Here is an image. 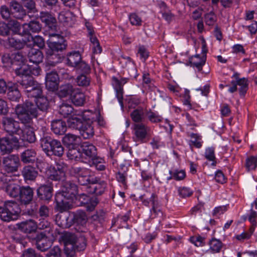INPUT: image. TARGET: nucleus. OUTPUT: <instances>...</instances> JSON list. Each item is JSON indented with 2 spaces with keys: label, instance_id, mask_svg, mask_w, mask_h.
<instances>
[{
  "label": "nucleus",
  "instance_id": "f257e3e1",
  "mask_svg": "<svg viewBox=\"0 0 257 257\" xmlns=\"http://www.w3.org/2000/svg\"><path fill=\"white\" fill-rule=\"evenodd\" d=\"M78 193V187L73 183L66 182L61 192L55 195L56 209L60 212L69 210L71 207V201Z\"/></svg>",
  "mask_w": 257,
  "mask_h": 257
},
{
  "label": "nucleus",
  "instance_id": "f03ea898",
  "mask_svg": "<svg viewBox=\"0 0 257 257\" xmlns=\"http://www.w3.org/2000/svg\"><path fill=\"white\" fill-rule=\"evenodd\" d=\"M15 111L22 123L26 127L31 128L32 119L38 116L39 111L35 103L26 101L23 105H18Z\"/></svg>",
  "mask_w": 257,
  "mask_h": 257
},
{
  "label": "nucleus",
  "instance_id": "7ed1b4c3",
  "mask_svg": "<svg viewBox=\"0 0 257 257\" xmlns=\"http://www.w3.org/2000/svg\"><path fill=\"white\" fill-rule=\"evenodd\" d=\"M92 120H83L81 115L73 116L67 120L69 127L78 130L81 136L85 139L93 135V128L91 125Z\"/></svg>",
  "mask_w": 257,
  "mask_h": 257
},
{
  "label": "nucleus",
  "instance_id": "20e7f679",
  "mask_svg": "<svg viewBox=\"0 0 257 257\" xmlns=\"http://www.w3.org/2000/svg\"><path fill=\"white\" fill-rule=\"evenodd\" d=\"M21 209L18 204L14 201H7L0 206V218L4 221L10 222L17 220Z\"/></svg>",
  "mask_w": 257,
  "mask_h": 257
},
{
  "label": "nucleus",
  "instance_id": "39448f33",
  "mask_svg": "<svg viewBox=\"0 0 257 257\" xmlns=\"http://www.w3.org/2000/svg\"><path fill=\"white\" fill-rule=\"evenodd\" d=\"M3 126L4 130L8 134L6 138L10 136L17 139L15 142H12V145H16L19 143L21 135L23 133L22 127L19 121L11 117H5L3 120Z\"/></svg>",
  "mask_w": 257,
  "mask_h": 257
},
{
  "label": "nucleus",
  "instance_id": "423d86ee",
  "mask_svg": "<svg viewBox=\"0 0 257 257\" xmlns=\"http://www.w3.org/2000/svg\"><path fill=\"white\" fill-rule=\"evenodd\" d=\"M87 220V216L85 211L78 210L75 212L69 213L68 216L65 217L59 224L63 228H69L73 224L83 225L85 224Z\"/></svg>",
  "mask_w": 257,
  "mask_h": 257
},
{
  "label": "nucleus",
  "instance_id": "0eeeda50",
  "mask_svg": "<svg viewBox=\"0 0 257 257\" xmlns=\"http://www.w3.org/2000/svg\"><path fill=\"white\" fill-rule=\"evenodd\" d=\"M64 240L66 247L74 251H81L86 248V240L83 236L76 238L73 234H69L65 236Z\"/></svg>",
  "mask_w": 257,
  "mask_h": 257
},
{
  "label": "nucleus",
  "instance_id": "6e6552de",
  "mask_svg": "<svg viewBox=\"0 0 257 257\" xmlns=\"http://www.w3.org/2000/svg\"><path fill=\"white\" fill-rule=\"evenodd\" d=\"M86 186L87 191L96 196L101 195L105 192L107 183L96 177L90 178Z\"/></svg>",
  "mask_w": 257,
  "mask_h": 257
},
{
  "label": "nucleus",
  "instance_id": "1a4fd4ad",
  "mask_svg": "<svg viewBox=\"0 0 257 257\" xmlns=\"http://www.w3.org/2000/svg\"><path fill=\"white\" fill-rule=\"evenodd\" d=\"M51 39L48 41V45L51 51L58 52L65 50L67 44L64 38L56 33H50Z\"/></svg>",
  "mask_w": 257,
  "mask_h": 257
},
{
  "label": "nucleus",
  "instance_id": "9d476101",
  "mask_svg": "<svg viewBox=\"0 0 257 257\" xmlns=\"http://www.w3.org/2000/svg\"><path fill=\"white\" fill-rule=\"evenodd\" d=\"M70 175L77 178L78 182L80 185L85 186L89 182L90 178L88 176V170L84 168L78 166H72L69 169Z\"/></svg>",
  "mask_w": 257,
  "mask_h": 257
},
{
  "label": "nucleus",
  "instance_id": "9b49d317",
  "mask_svg": "<svg viewBox=\"0 0 257 257\" xmlns=\"http://www.w3.org/2000/svg\"><path fill=\"white\" fill-rule=\"evenodd\" d=\"M3 164L4 170L8 173L17 172L20 165L19 158L18 156L14 155L4 157Z\"/></svg>",
  "mask_w": 257,
  "mask_h": 257
},
{
  "label": "nucleus",
  "instance_id": "f8f14e48",
  "mask_svg": "<svg viewBox=\"0 0 257 257\" xmlns=\"http://www.w3.org/2000/svg\"><path fill=\"white\" fill-rule=\"evenodd\" d=\"M129 79L127 78H120V79L113 76L112 78V85L116 92V97L122 108L123 104V86L126 83Z\"/></svg>",
  "mask_w": 257,
  "mask_h": 257
},
{
  "label": "nucleus",
  "instance_id": "ddd939ff",
  "mask_svg": "<svg viewBox=\"0 0 257 257\" xmlns=\"http://www.w3.org/2000/svg\"><path fill=\"white\" fill-rule=\"evenodd\" d=\"M53 192V184L51 182L41 185L37 189L38 198L41 200L49 202L51 200Z\"/></svg>",
  "mask_w": 257,
  "mask_h": 257
},
{
  "label": "nucleus",
  "instance_id": "4468645a",
  "mask_svg": "<svg viewBox=\"0 0 257 257\" xmlns=\"http://www.w3.org/2000/svg\"><path fill=\"white\" fill-rule=\"evenodd\" d=\"M37 248L42 251H45L52 246V242L46 236L44 232L37 234L35 237Z\"/></svg>",
  "mask_w": 257,
  "mask_h": 257
},
{
  "label": "nucleus",
  "instance_id": "2eb2a0df",
  "mask_svg": "<svg viewBox=\"0 0 257 257\" xmlns=\"http://www.w3.org/2000/svg\"><path fill=\"white\" fill-rule=\"evenodd\" d=\"M12 17L18 19L23 20L27 16L26 11L23 7L17 2L13 1L10 3Z\"/></svg>",
  "mask_w": 257,
  "mask_h": 257
},
{
  "label": "nucleus",
  "instance_id": "dca6fc26",
  "mask_svg": "<svg viewBox=\"0 0 257 257\" xmlns=\"http://www.w3.org/2000/svg\"><path fill=\"white\" fill-rule=\"evenodd\" d=\"M59 78L55 71H52L46 76V87L50 91H54L58 88Z\"/></svg>",
  "mask_w": 257,
  "mask_h": 257
},
{
  "label": "nucleus",
  "instance_id": "f3484780",
  "mask_svg": "<svg viewBox=\"0 0 257 257\" xmlns=\"http://www.w3.org/2000/svg\"><path fill=\"white\" fill-rule=\"evenodd\" d=\"M34 191L30 186L21 187L18 199L21 203L24 204H29L32 200Z\"/></svg>",
  "mask_w": 257,
  "mask_h": 257
},
{
  "label": "nucleus",
  "instance_id": "a211bd4d",
  "mask_svg": "<svg viewBox=\"0 0 257 257\" xmlns=\"http://www.w3.org/2000/svg\"><path fill=\"white\" fill-rule=\"evenodd\" d=\"M135 137L134 139L136 142L143 143V140L146 137L149 131V127L142 123H135L134 125Z\"/></svg>",
  "mask_w": 257,
  "mask_h": 257
},
{
  "label": "nucleus",
  "instance_id": "6ab92c4d",
  "mask_svg": "<svg viewBox=\"0 0 257 257\" xmlns=\"http://www.w3.org/2000/svg\"><path fill=\"white\" fill-rule=\"evenodd\" d=\"M8 43L9 46L16 50H21L24 48L27 43L30 42L29 38H18L11 37L8 39Z\"/></svg>",
  "mask_w": 257,
  "mask_h": 257
},
{
  "label": "nucleus",
  "instance_id": "aec40b11",
  "mask_svg": "<svg viewBox=\"0 0 257 257\" xmlns=\"http://www.w3.org/2000/svg\"><path fill=\"white\" fill-rule=\"evenodd\" d=\"M7 91V96L9 100L12 101H19L21 94L16 84L9 83Z\"/></svg>",
  "mask_w": 257,
  "mask_h": 257
},
{
  "label": "nucleus",
  "instance_id": "412c9836",
  "mask_svg": "<svg viewBox=\"0 0 257 257\" xmlns=\"http://www.w3.org/2000/svg\"><path fill=\"white\" fill-rule=\"evenodd\" d=\"M128 168L125 165L122 164L118 168V172L116 173V180L121 183L124 188L127 187V178Z\"/></svg>",
  "mask_w": 257,
  "mask_h": 257
},
{
  "label": "nucleus",
  "instance_id": "4be33fe9",
  "mask_svg": "<svg viewBox=\"0 0 257 257\" xmlns=\"http://www.w3.org/2000/svg\"><path fill=\"white\" fill-rule=\"evenodd\" d=\"M68 146V151L67 152V157L70 160L79 161L83 158V153L82 152V147L80 146Z\"/></svg>",
  "mask_w": 257,
  "mask_h": 257
},
{
  "label": "nucleus",
  "instance_id": "5701e85b",
  "mask_svg": "<svg viewBox=\"0 0 257 257\" xmlns=\"http://www.w3.org/2000/svg\"><path fill=\"white\" fill-rule=\"evenodd\" d=\"M41 147L48 156L54 155L60 157L64 153L63 146H41Z\"/></svg>",
  "mask_w": 257,
  "mask_h": 257
},
{
  "label": "nucleus",
  "instance_id": "b1692460",
  "mask_svg": "<svg viewBox=\"0 0 257 257\" xmlns=\"http://www.w3.org/2000/svg\"><path fill=\"white\" fill-rule=\"evenodd\" d=\"M67 64L68 66L75 68L82 60L81 55L79 51H74L67 54Z\"/></svg>",
  "mask_w": 257,
  "mask_h": 257
},
{
  "label": "nucleus",
  "instance_id": "393cba45",
  "mask_svg": "<svg viewBox=\"0 0 257 257\" xmlns=\"http://www.w3.org/2000/svg\"><path fill=\"white\" fill-rule=\"evenodd\" d=\"M19 226L22 231L26 233L35 232L37 229V223L32 219L22 222Z\"/></svg>",
  "mask_w": 257,
  "mask_h": 257
},
{
  "label": "nucleus",
  "instance_id": "a878e982",
  "mask_svg": "<svg viewBox=\"0 0 257 257\" xmlns=\"http://www.w3.org/2000/svg\"><path fill=\"white\" fill-rule=\"evenodd\" d=\"M75 89L70 83L62 84L59 87H58L57 95L61 98L66 97L69 95L71 96Z\"/></svg>",
  "mask_w": 257,
  "mask_h": 257
},
{
  "label": "nucleus",
  "instance_id": "bb28decb",
  "mask_svg": "<svg viewBox=\"0 0 257 257\" xmlns=\"http://www.w3.org/2000/svg\"><path fill=\"white\" fill-rule=\"evenodd\" d=\"M62 59L60 54L50 50L47 53L46 63L48 66H55L58 63H60Z\"/></svg>",
  "mask_w": 257,
  "mask_h": 257
},
{
  "label": "nucleus",
  "instance_id": "cd10ccee",
  "mask_svg": "<svg viewBox=\"0 0 257 257\" xmlns=\"http://www.w3.org/2000/svg\"><path fill=\"white\" fill-rule=\"evenodd\" d=\"M51 129L55 134L61 135L66 131L67 126L64 121L57 119L52 122Z\"/></svg>",
  "mask_w": 257,
  "mask_h": 257
},
{
  "label": "nucleus",
  "instance_id": "c85d7f7f",
  "mask_svg": "<svg viewBox=\"0 0 257 257\" xmlns=\"http://www.w3.org/2000/svg\"><path fill=\"white\" fill-rule=\"evenodd\" d=\"M29 61L34 64H38L42 62L43 55L39 49L32 48L28 54Z\"/></svg>",
  "mask_w": 257,
  "mask_h": 257
},
{
  "label": "nucleus",
  "instance_id": "c756f323",
  "mask_svg": "<svg viewBox=\"0 0 257 257\" xmlns=\"http://www.w3.org/2000/svg\"><path fill=\"white\" fill-rule=\"evenodd\" d=\"M71 99L72 102L76 106H82L85 101L84 94L78 88H76L72 93Z\"/></svg>",
  "mask_w": 257,
  "mask_h": 257
},
{
  "label": "nucleus",
  "instance_id": "7c9ffc66",
  "mask_svg": "<svg viewBox=\"0 0 257 257\" xmlns=\"http://www.w3.org/2000/svg\"><path fill=\"white\" fill-rule=\"evenodd\" d=\"M23 27L28 26L29 30H24L23 35H30V31L32 33H39L42 29V25L39 22L37 21H31L29 23H25L23 25Z\"/></svg>",
  "mask_w": 257,
  "mask_h": 257
},
{
  "label": "nucleus",
  "instance_id": "2f4dec72",
  "mask_svg": "<svg viewBox=\"0 0 257 257\" xmlns=\"http://www.w3.org/2000/svg\"><path fill=\"white\" fill-rule=\"evenodd\" d=\"M206 59V56L205 55L200 57L199 55L197 54L189 59V62L192 66L195 67L198 71H201L202 69L203 66L205 63Z\"/></svg>",
  "mask_w": 257,
  "mask_h": 257
},
{
  "label": "nucleus",
  "instance_id": "473e14b6",
  "mask_svg": "<svg viewBox=\"0 0 257 257\" xmlns=\"http://www.w3.org/2000/svg\"><path fill=\"white\" fill-rule=\"evenodd\" d=\"M48 178L54 181L63 180L65 175L63 174V171L61 172L57 170L54 167H50L47 173Z\"/></svg>",
  "mask_w": 257,
  "mask_h": 257
},
{
  "label": "nucleus",
  "instance_id": "72a5a7b5",
  "mask_svg": "<svg viewBox=\"0 0 257 257\" xmlns=\"http://www.w3.org/2000/svg\"><path fill=\"white\" fill-rule=\"evenodd\" d=\"M146 112L145 110L142 107H139L134 109L131 113V117L132 120L136 122H141L144 120Z\"/></svg>",
  "mask_w": 257,
  "mask_h": 257
},
{
  "label": "nucleus",
  "instance_id": "f704fd0d",
  "mask_svg": "<svg viewBox=\"0 0 257 257\" xmlns=\"http://www.w3.org/2000/svg\"><path fill=\"white\" fill-rule=\"evenodd\" d=\"M83 158L91 159L97 156V149L95 146H81Z\"/></svg>",
  "mask_w": 257,
  "mask_h": 257
},
{
  "label": "nucleus",
  "instance_id": "c9c22d12",
  "mask_svg": "<svg viewBox=\"0 0 257 257\" xmlns=\"http://www.w3.org/2000/svg\"><path fill=\"white\" fill-rule=\"evenodd\" d=\"M58 18L61 23L67 26H71L74 21L72 13L69 11L60 13Z\"/></svg>",
  "mask_w": 257,
  "mask_h": 257
},
{
  "label": "nucleus",
  "instance_id": "e433bc0d",
  "mask_svg": "<svg viewBox=\"0 0 257 257\" xmlns=\"http://www.w3.org/2000/svg\"><path fill=\"white\" fill-rule=\"evenodd\" d=\"M22 175L25 180H33L38 175V172L35 168L28 166L25 167L22 171Z\"/></svg>",
  "mask_w": 257,
  "mask_h": 257
},
{
  "label": "nucleus",
  "instance_id": "4c0bfd02",
  "mask_svg": "<svg viewBox=\"0 0 257 257\" xmlns=\"http://www.w3.org/2000/svg\"><path fill=\"white\" fill-rule=\"evenodd\" d=\"M36 155V153L34 150L28 149L22 153V161L24 163H33L35 160Z\"/></svg>",
  "mask_w": 257,
  "mask_h": 257
},
{
  "label": "nucleus",
  "instance_id": "58836bf2",
  "mask_svg": "<svg viewBox=\"0 0 257 257\" xmlns=\"http://www.w3.org/2000/svg\"><path fill=\"white\" fill-rule=\"evenodd\" d=\"M40 19L50 28L55 26L56 20L55 18L48 12H41L40 13Z\"/></svg>",
  "mask_w": 257,
  "mask_h": 257
},
{
  "label": "nucleus",
  "instance_id": "ea45409f",
  "mask_svg": "<svg viewBox=\"0 0 257 257\" xmlns=\"http://www.w3.org/2000/svg\"><path fill=\"white\" fill-rule=\"evenodd\" d=\"M21 187L16 184H10L6 188V192L11 197H18Z\"/></svg>",
  "mask_w": 257,
  "mask_h": 257
},
{
  "label": "nucleus",
  "instance_id": "a19ab883",
  "mask_svg": "<svg viewBox=\"0 0 257 257\" xmlns=\"http://www.w3.org/2000/svg\"><path fill=\"white\" fill-rule=\"evenodd\" d=\"M244 167L247 172L254 171L257 167V156H251L245 160Z\"/></svg>",
  "mask_w": 257,
  "mask_h": 257
},
{
  "label": "nucleus",
  "instance_id": "79ce46f5",
  "mask_svg": "<svg viewBox=\"0 0 257 257\" xmlns=\"http://www.w3.org/2000/svg\"><path fill=\"white\" fill-rule=\"evenodd\" d=\"M41 1L43 3L44 7L54 12L58 13L60 11V6L59 4L58 0Z\"/></svg>",
  "mask_w": 257,
  "mask_h": 257
},
{
  "label": "nucleus",
  "instance_id": "37998d69",
  "mask_svg": "<svg viewBox=\"0 0 257 257\" xmlns=\"http://www.w3.org/2000/svg\"><path fill=\"white\" fill-rule=\"evenodd\" d=\"M146 196L144 194L140 196V199L144 205L149 206L150 202L152 206L158 205V197L155 193H152L149 198H145Z\"/></svg>",
  "mask_w": 257,
  "mask_h": 257
},
{
  "label": "nucleus",
  "instance_id": "c03bdc74",
  "mask_svg": "<svg viewBox=\"0 0 257 257\" xmlns=\"http://www.w3.org/2000/svg\"><path fill=\"white\" fill-rule=\"evenodd\" d=\"M14 70L17 75H22V78L24 76H31V67L25 63L19 67H15Z\"/></svg>",
  "mask_w": 257,
  "mask_h": 257
},
{
  "label": "nucleus",
  "instance_id": "a18cd8bd",
  "mask_svg": "<svg viewBox=\"0 0 257 257\" xmlns=\"http://www.w3.org/2000/svg\"><path fill=\"white\" fill-rule=\"evenodd\" d=\"M73 107L67 103L62 104L59 109V114L64 117H68L73 112Z\"/></svg>",
  "mask_w": 257,
  "mask_h": 257
},
{
  "label": "nucleus",
  "instance_id": "49530a36",
  "mask_svg": "<svg viewBox=\"0 0 257 257\" xmlns=\"http://www.w3.org/2000/svg\"><path fill=\"white\" fill-rule=\"evenodd\" d=\"M170 175H173V179L176 181H182L185 179L186 177V172L184 170L172 169L169 171Z\"/></svg>",
  "mask_w": 257,
  "mask_h": 257
},
{
  "label": "nucleus",
  "instance_id": "de8ad7c7",
  "mask_svg": "<svg viewBox=\"0 0 257 257\" xmlns=\"http://www.w3.org/2000/svg\"><path fill=\"white\" fill-rule=\"evenodd\" d=\"M209 245L211 251L213 253H217L220 252L222 246V243L219 239L213 238L209 241Z\"/></svg>",
  "mask_w": 257,
  "mask_h": 257
},
{
  "label": "nucleus",
  "instance_id": "09e8293b",
  "mask_svg": "<svg viewBox=\"0 0 257 257\" xmlns=\"http://www.w3.org/2000/svg\"><path fill=\"white\" fill-rule=\"evenodd\" d=\"M14 68L15 67H19L25 63V58L23 55L20 53H13L11 54Z\"/></svg>",
  "mask_w": 257,
  "mask_h": 257
},
{
  "label": "nucleus",
  "instance_id": "8fccbe9b",
  "mask_svg": "<svg viewBox=\"0 0 257 257\" xmlns=\"http://www.w3.org/2000/svg\"><path fill=\"white\" fill-rule=\"evenodd\" d=\"M80 140V137L68 134L63 137L62 142L64 145H77Z\"/></svg>",
  "mask_w": 257,
  "mask_h": 257
},
{
  "label": "nucleus",
  "instance_id": "3c124183",
  "mask_svg": "<svg viewBox=\"0 0 257 257\" xmlns=\"http://www.w3.org/2000/svg\"><path fill=\"white\" fill-rule=\"evenodd\" d=\"M35 103L39 111H45L48 108V101L45 97H40L36 99Z\"/></svg>",
  "mask_w": 257,
  "mask_h": 257
},
{
  "label": "nucleus",
  "instance_id": "603ef678",
  "mask_svg": "<svg viewBox=\"0 0 257 257\" xmlns=\"http://www.w3.org/2000/svg\"><path fill=\"white\" fill-rule=\"evenodd\" d=\"M76 82L79 86L87 87L90 84V78L86 74H81L76 77Z\"/></svg>",
  "mask_w": 257,
  "mask_h": 257
},
{
  "label": "nucleus",
  "instance_id": "864d4df0",
  "mask_svg": "<svg viewBox=\"0 0 257 257\" xmlns=\"http://www.w3.org/2000/svg\"><path fill=\"white\" fill-rule=\"evenodd\" d=\"M205 157L208 160L212 162L211 163L212 166H216V161H215L214 148L213 147H208L206 149L205 153Z\"/></svg>",
  "mask_w": 257,
  "mask_h": 257
},
{
  "label": "nucleus",
  "instance_id": "5fc2aeb1",
  "mask_svg": "<svg viewBox=\"0 0 257 257\" xmlns=\"http://www.w3.org/2000/svg\"><path fill=\"white\" fill-rule=\"evenodd\" d=\"M134 163L135 166L139 167L141 171L149 170L150 162L148 160L139 161L138 159H135Z\"/></svg>",
  "mask_w": 257,
  "mask_h": 257
},
{
  "label": "nucleus",
  "instance_id": "6e6d98bb",
  "mask_svg": "<svg viewBox=\"0 0 257 257\" xmlns=\"http://www.w3.org/2000/svg\"><path fill=\"white\" fill-rule=\"evenodd\" d=\"M75 68L81 71L83 74H88L90 72L91 68L90 66L82 60L75 67Z\"/></svg>",
  "mask_w": 257,
  "mask_h": 257
},
{
  "label": "nucleus",
  "instance_id": "4d7b16f0",
  "mask_svg": "<svg viewBox=\"0 0 257 257\" xmlns=\"http://www.w3.org/2000/svg\"><path fill=\"white\" fill-rule=\"evenodd\" d=\"M10 31L12 30L13 33L15 34H19L21 28V24L16 20L10 21L9 23Z\"/></svg>",
  "mask_w": 257,
  "mask_h": 257
},
{
  "label": "nucleus",
  "instance_id": "13d9d810",
  "mask_svg": "<svg viewBox=\"0 0 257 257\" xmlns=\"http://www.w3.org/2000/svg\"><path fill=\"white\" fill-rule=\"evenodd\" d=\"M146 115L148 119L152 122H159L163 120V117L161 116L151 110L146 112Z\"/></svg>",
  "mask_w": 257,
  "mask_h": 257
},
{
  "label": "nucleus",
  "instance_id": "bf43d9fd",
  "mask_svg": "<svg viewBox=\"0 0 257 257\" xmlns=\"http://www.w3.org/2000/svg\"><path fill=\"white\" fill-rule=\"evenodd\" d=\"M217 20L216 16L213 12H210L204 16V21L206 25L213 26Z\"/></svg>",
  "mask_w": 257,
  "mask_h": 257
},
{
  "label": "nucleus",
  "instance_id": "052dcab7",
  "mask_svg": "<svg viewBox=\"0 0 257 257\" xmlns=\"http://www.w3.org/2000/svg\"><path fill=\"white\" fill-rule=\"evenodd\" d=\"M2 62L4 67L7 68H11L14 70V65L12 55L9 54H6L2 57Z\"/></svg>",
  "mask_w": 257,
  "mask_h": 257
},
{
  "label": "nucleus",
  "instance_id": "680f3d73",
  "mask_svg": "<svg viewBox=\"0 0 257 257\" xmlns=\"http://www.w3.org/2000/svg\"><path fill=\"white\" fill-rule=\"evenodd\" d=\"M35 82H36V81H35L33 80V78L31 76H24L22 78V80L20 82V83L23 89H24L25 88H28V87L33 85Z\"/></svg>",
  "mask_w": 257,
  "mask_h": 257
},
{
  "label": "nucleus",
  "instance_id": "e2e57ef3",
  "mask_svg": "<svg viewBox=\"0 0 257 257\" xmlns=\"http://www.w3.org/2000/svg\"><path fill=\"white\" fill-rule=\"evenodd\" d=\"M35 88L28 94V97L35 98L36 99L41 97L42 93V87L40 84H36Z\"/></svg>",
  "mask_w": 257,
  "mask_h": 257
},
{
  "label": "nucleus",
  "instance_id": "0e129e2a",
  "mask_svg": "<svg viewBox=\"0 0 257 257\" xmlns=\"http://www.w3.org/2000/svg\"><path fill=\"white\" fill-rule=\"evenodd\" d=\"M179 195L181 198H186L193 194V191L186 187H180L178 189Z\"/></svg>",
  "mask_w": 257,
  "mask_h": 257
},
{
  "label": "nucleus",
  "instance_id": "69168bd1",
  "mask_svg": "<svg viewBox=\"0 0 257 257\" xmlns=\"http://www.w3.org/2000/svg\"><path fill=\"white\" fill-rule=\"evenodd\" d=\"M23 5L26 8L29 12H37L36 4L34 0H21Z\"/></svg>",
  "mask_w": 257,
  "mask_h": 257
},
{
  "label": "nucleus",
  "instance_id": "338daca9",
  "mask_svg": "<svg viewBox=\"0 0 257 257\" xmlns=\"http://www.w3.org/2000/svg\"><path fill=\"white\" fill-rule=\"evenodd\" d=\"M56 168H55L61 172L63 171V174L65 175L66 172L68 170V166L64 161L59 159L56 163Z\"/></svg>",
  "mask_w": 257,
  "mask_h": 257
},
{
  "label": "nucleus",
  "instance_id": "774afa93",
  "mask_svg": "<svg viewBox=\"0 0 257 257\" xmlns=\"http://www.w3.org/2000/svg\"><path fill=\"white\" fill-rule=\"evenodd\" d=\"M24 141L32 144L35 143L36 137L32 130H29L23 136Z\"/></svg>",
  "mask_w": 257,
  "mask_h": 257
}]
</instances>
